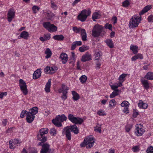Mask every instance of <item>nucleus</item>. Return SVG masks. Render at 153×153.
I'll list each match as a JSON object with an SVG mask.
<instances>
[{
  "label": "nucleus",
  "mask_w": 153,
  "mask_h": 153,
  "mask_svg": "<svg viewBox=\"0 0 153 153\" xmlns=\"http://www.w3.org/2000/svg\"><path fill=\"white\" fill-rule=\"evenodd\" d=\"M48 132V129L47 128H42L40 129L38 133L37 137L38 140L40 141L37 145L42 146L40 151L41 153H47L50 148V145L47 143H44L47 140V137L45 136Z\"/></svg>",
  "instance_id": "f257e3e1"
},
{
  "label": "nucleus",
  "mask_w": 153,
  "mask_h": 153,
  "mask_svg": "<svg viewBox=\"0 0 153 153\" xmlns=\"http://www.w3.org/2000/svg\"><path fill=\"white\" fill-rule=\"evenodd\" d=\"M69 120L72 123L74 124L72 126H67L69 127L70 131L74 133L75 134H77L79 133V130L76 124H81L83 122V120L79 117H74L71 114H69L68 116Z\"/></svg>",
  "instance_id": "f03ea898"
},
{
  "label": "nucleus",
  "mask_w": 153,
  "mask_h": 153,
  "mask_svg": "<svg viewBox=\"0 0 153 153\" xmlns=\"http://www.w3.org/2000/svg\"><path fill=\"white\" fill-rule=\"evenodd\" d=\"M105 28L101 25L97 24L94 26L92 30V36L94 37H98L100 36H103L105 32Z\"/></svg>",
  "instance_id": "7ed1b4c3"
},
{
  "label": "nucleus",
  "mask_w": 153,
  "mask_h": 153,
  "mask_svg": "<svg viewBox=\"0 0 153 153\" xmlns=\"http://www.w3.org/2000/svg\"><path fill=\"white\" fill-rule=\"evenodd\" d=\"M91 13V11L90 9H88V10H82L80 13L77 16V19L82 22L85 21L87 17L89 16Z\"/></svg>",
  "instance_id": "20e7f679"
},
{
  "label": "nucleus",
  "mask_w": 153,
  "mask_h": 153,
  "mask_svg": "<svg viewBox=\"0 0 153 153\" xmlns=\"http://www.w3.org/2000/svg\"><path fill=\"white\" fill-rule=\"evenodd\" d=\"M141 20V18L137 15H134L130 19L129 24L131 28L136 27L138 26Z\"/></svg>",
  "instance_id": "39448f33"
},
{
  "label": "nucleus",
  "mask_w": 153,
  "mask_h": 153,
  "mask_svg": "<svg viewBox=\"0 0 153 153\" xmlns=\"http://www.w3.org/2000/svg\"><path fill=\"white\" fill-rule=\"evenodd\" d=\"M69 89V87L64 84H62L61 88L58 89V91L59 93H62L61 98L63 100H65L67 99V94Z\"/></svg>",
  "instance_id": "423d86ee"
},
{
  "label": "nucleus",
  "mask_w": 153,
  "mask_h": 153,
  "mask_svg": "<svg viewBox=\"0 0 153 153\" xmlns=\"http://www.w3.org/2000/svg\"><path fill=\"white\" fill-rule=\"evenodd\" d=\"M44 27L50 33L55 32L57 30V27L49 22H46L43 23Z\"/></svg>",
  "instance_id": "0eeeda50"
},
{
  "label": "nucleus",
  "mask_w": 153,
  "mask_h": 153,
  "mask_svg": "<svg viewBox=\"0 0 153 153\" xmlns=\"http://www.w3.org/2000/svg\"><path fill=\"white\" fill-rule=\"evenodd\" d=\"M19 86L20 89L25 95H26L28 93V90L26 82L22 79L19 80Z\"/></svg>",
  "instance_id": "6e6552de"
},
{
  "label": "nucleus",
  "mask_w": 153,
  "mask_h": 153,
  "mask_svg": "<svg viewBox=\"0 0 153 153\" xmlns=\"http://www.w3.org/2000/svg\"><path fill=\"white\" fill-rule=\"evenodd\" d=\"M136 127V128L134 131L136 135L137 136L142 135L145 132V130L142 125L140 124H137Z\"/></svg>",
  "instance_id": "1a4fd4ad"
},
{
  "label": "nucleus",
  "mask_w": 153,
  "mask_h": 153,
  "mask_svg": "<svg viewBox=\"0 0 153 153\" xmlns=\"http://www.w3.org/2000/svg\"><path fill=\"white\" fill-rule=\"evenodd\" d=\"M57 70V67L55 66L53 67L47 66L45 68L44 70L46 74H54Z\"/></svg>",
  "instance_id": "9d476101"
},
{
  "label": "nucleus",
  "mask_w": 153,
  "mask_h": 153,
  "mask_svg": "<svg viewBox=\"0 0 153 153\" xmlns=\"http://www.w3.org/2000/svg\"><path fill=\"white\" fill-rule=\"evenodd\" d=\"M62 133L63 135H65L66 138L68 140H71V131L69 127L67 126L64 128Z\"/></svg>",
  "instance_id": "9b49d317"
},
{
  "label": "nucleus",
  "mask_w": 153,
  "mask_h": 153,
  "mask_svg": "<svg viewBox=\"0 0 153 153\" xmlns=\"http://www.w3.org/2000/svg\"><path fill=\"white\" fill-rule=\"evenodd\" d=\"M15 12L13 9H11L8 11L7 13V20L9 22H11L14 17Z\"/></svg>",
  "instance_id": "f8f14e48"
},
{
  "label": "nucleus",
  "mask_w": 153,
  "mask_h": 153,
  "mask_svg": "<svg viewBox=\"0 0 153 153\" xmlns=\"http://www.w3.org/2000/svg\"><path fill=\"white\" fill-rule=\"evenodd\" d=\"M59 117L60 115H58L56 117L55 119H53L52 120V123L58 127H61L62 126L61 123L62 122H61V120L60 118H59Z\"/></svg>",
  "instance_id": "ddd939ff"
},
{
  "label": "nucleus",
  "mask_w": 153,
  "mask_h": 153,
  "mask_svg": "<svg viewBox=\"0 0 153 153\" xmlns=\"http://www.w3.org/2000/svg\"><path fill=\"white\" fill-rule=\"evenodd\" d=\"M91 59V55L87 52L82 56L81 60L83 62H85Z\"/></svg>",
  "instance_id": "4468645a"
},
{
  "label": "nucleus",
  "mask_w": 153,
  "mask_h": 153,
  "mask_svg": "<svg viewBox=\"0 0 153 153\" xmlns=\"http://www.w3.org/2000/svg\"><path fill=\"white\" fill-rule=\"evenodd\" d=\"M41 69H39L34 71L33 74V79H36L40 77L41 75Z\"/></svg>",
  "instance_id": "2eb2a0df"
},
{
  "label": "nucleus",
  "mask_w": 153,
  "mask_h": 153,
  "mask_svg": "<svg viewBox=\"0 0 153 153\" xmlns=\"http://www.w3.org/2000/svg\"><path fill=\"white\" fill-rule=\"evenodd\" d=\"M26 120L27 122L30 123H32L34 120L35 116H33L31 114H29L28 112L26 113Z\"/></svg>",
  "instance_id": "dca6fc26"
},
{
  "label": "nucleus",
  "mask_w": 153,
  "mask_h": 153,
  "mask_svg": "<svg viewBox=\"0 0 153 153\" xmlns=\"http://www.w3.org/2000/svg\"><path fill=\"white\" fill-rule=\"evenodd\" d=\"M28 36L29 34L28 32L26 31H23L21 33L18 38L19 39L24 38L25 39H27Z\"/></svg>",
  "instance_id": "f3484780"
},
{
  "label": "nucleus",
  "mask_w": 153,
  "mask_h": 153,
  "mask_svg": "<svg viewBox=\"0 0 153 153\" xmlns=\"http://www.w3.org/2000/svg\"><path fill=\"white\" fill-rule=\"evenodd\" d=\"M138 106L140 108L146 109L147 108L148 105L146 103L143 102L142 100H140L138 104Z\"/></svg>",
  "instance_id": "a211bd4d"
},
{
  "label": "nucleus",
  "mask_w": 153,
  "mask_h": 153,
  "mask_svg": "<svg viewBox=\"0 0 153 153\" xmlns=\"http://www.w3.org/2000/svg\"><path fill=\"white\" fill-rule=\"evenodd\" d=\"M85 139H86L85 141H86V142H91V146H93L94 143H95V139L93 136H89L88 137L85 138Z\"/></svg>",
  "instance_id": "6ab92c4d"
},
{
  "label": "nucleus",
  "mask_w": 153,
  "mask_h": 153,
  "mask_svg": "<svg viewBox=\"0 0 153 153\" xmlns=\"http://www.w3.org/2000/svg\"><path fill=\"white\" fill-rule=\"evenodd\" d=\"M38 108L37 107H35L30 109L29 111H27L29 114L34 116L38 112Z\"/></svg>",
  "instance_id": "aec40b11"
},
{
  "label": "nucleus",
  "mask_w": 153,
  "mask_h": 153,
  "mask_svg": "<svg viewBox=\"0 0 153 153\" xmlns=\"http://www.w3.org/2000/svg\"><path fill=\"white\" fill-rule=\"evenodd\" d=\"M60 57L62 59V63H66L68 60L67 55L65 53H62L60 55Z\"/></svg>",
  "instance_id": "412c9836"
},
{
  "label": "nucleus",
  "mask_w": 153,
  "mask_h": 153,
  "mask_svg": "<svg viewBox=\"0 0 153 153\" xmlns=\"http://www.w3.org/2000/svg\"><path fill=\"white\" fill-rule=\"evenodd\" d=\"M51 79H49L48 80V81L46 83L45 88V91L47 93H48L50 92V87L51 86Z\"/></svg>",
  "instance_id": "4be33fe9"
},
{
  "label": "nucleus",
  "mask_w": 153,
  "mask_h": 153,
  "mask_svg": "<svg viewBox=\"0 0 153 153\" xmlns=\"http://www.w3.org/2000/svg\"><path fill=\"white\" fill-rule=\"evenodd\" d=\"M81 36L82 39L83 41H86L87 39V34L85 29H82L81 32Z\"/></svg>",
  "instance_id": "5701e85b"
},
{
  "label": "nucleus",
  "mask_w": 153,
  "mask_h": 153,
  "mask_svg": "<svg viewBox=\"0 0 153 153\" xmlns=\"http://www.w3.org/2000/svg\"><path fill=\"white\" fill-rule=\"evenodd\" d=\"M151 8V6L148 5L145 7L139 13L140 15H141L144 14L146 12L148 11Z\"/></svg>",
  "instance_id": "b1692460"
},
{
  "label": "nucleus",
  "mask_w": 153,
  "mask_h": 153,
  "mask_svg": "<svg viewBox=\"0 0 153 153\" xmlns=\"http://www.w3.org/2000/svg\"><path fill=\"white\" fill-rule=\"evenodd\" d=\"M72 94L73 95L72 98L73 100L77 101L80 98L79 95L75 91H72Z\"/></svg>",
  "instance_id": "393cba45"
},
{
  "label": "nucleus",
  "mask_w": 153,
  "mask_h": 153,
  "mask_svg": "<svg viewBox=\"0 0 153 153\" xmlns=\"http://www.w3.org/2000/svg\"><path fill=\"white\" fill-rule=\"evenodd\" d=\"M138 47L137 45H131L130 47V49L132 51L133 53L136 54L138 52Z\"/></svg>",
  "instance_id": "a878e982"
},
{
  "label": "nucleus",
  "mask_w": 153,
  "mask_h": 153,
  "mask_svg": "<svg viewBox=\"0 0 153 153\" xmlns=\"http://www.w3.org/2000/svg\"><path fill=\"white\" fill-rule=\"evenodd\" d=\"M121 91L117 89L113 91L112 93L110 95V97L111 98H113L117 96L118 95L121 93Z\"/></svg>",
  "instance_id": "bb28decb"
},
{
  "label": "nucleus",
  "mask_w": 153,
  "mask_h": 153,
  "mask_svg": "<svg viewBox=\"0 0 153 153\" xmlns=\"http://www.w3.org/2000/svg\"><path fill=\"white\" fill-rule=\"evenodd\" d=\"M141 82L142 84L143 85L145 89L147 90L149 88V83L147 80L145 79L142 80Z\"/></svg>",
  "instance_id": "cd10ccee"
},
{
  "label": "nucleus",
  "mask_w": 153,
  "mask_h": 153,
  "mask_svg": "<svg viewBox=\"0 0 153 153\" xmlns=\"http://www.w3.org/2000/svg\"><path fill=\"white\" fill-rule=\"evenodd\" d=\"M145 78L149 80H153V73L149 72L147 73Z\"/></svg>",
  "instance_id": "c85d7f7f"
},
{
  "label": "nucleus",
  "mask_w": 153,
  "mask_h": 153,
  "mask_svg": "<svg viewBox=\"0 0 153 153\" xmlns=\"http://www.w3.org/2000/svg\"><path fill=\"white\" fill-rule=\"evenodd\" d=\"M64 36L62 35H57L54 36L53 38L56 40L62 41L64 39Z\"/></svg>",
  "instance_id": "c756f323"
},
{
  "label": "nucleus",
  "mask_w": 153,
  "mask_h": 153,
  "mask_svg": "<svg viewBox=\"0 0 153 153\" xmlns=\"http://www.w3.org/2000/svg\"><path fill=\"white\" fill-rule=\"evenodd\" d=\"M105 42L107 44V45L110 48H112L114 47L113 43L111 39H107L105 41Z\"/></svg>",
  "instance_id": "7c9ffc66"
},
{
  "label": "nucleus",
  "mask_w": 153,
  "mask_h": 153,
  "mask_svg": "<svg viewBox=\"0 0 153 153\" xmlns=\"http://www.w3.org/2000/svg\"><path fill=\"white\" fill-rule=\"evenodd\" d=\"M45 53L46 54L45 58L47 59L49 58L52 55V52L50 49L49 48L46 49Z\"/></svg>",
  "instance_id": "2f4dec72"
},
{
  "label": "nucleus",
  "mask_w": 153,
  "mask_h": 153,
  "mask_svg": "<svg viewBox=\"0 0 153 153\" xmlns=\"http://www.w3.org/2000/svg\"><path fill=\"white\" fill-rule=\"evenodd\" d=\"M101 125L98 123H97L95 127H94V130L95 131H97L100 133L101 132Z\"/></svg>",
  "instance_id": "473e14b6"
},
{
  "label": "nucleus",
  "mask_w": 153,
  "mask_h": 153,
  "mask_svg": "<svg viewBox=\"0 0 153 153\" xmlns=\"http://www.w3.org/2000/svg\"><path fill=\"white\" fill-rule=\"evenodd\" d=\"M100 17V15L97 12L94 13L92 15V19L94 21H95V19H99Z\"/></svg>",
  "instance_id": "72a5a7b5"
},
{
  "label": "nucleus",
  "mask_w": 153,
  "mask_h": 153,
  "mask_svg": "<svg viewBox=\"0 0 153 153\" xmlns=\"http://www.w3.org/2000/svg\"><path fill=\"white\" fill-rule=\"evenodd\" d=\"M109 107H111L112 108H114L116 104V101L114 99H112L111 100L109 101Z\"/></svg>",
  "instance_id": "f704fd0d"
},
{
  "label": "nucleus",
  "mask_w": 153,
  "mask_h": 153,
  "mask_svg": "<svg viewBox=\"0 0 153 153\" xmlns=\"http://www.w3.org/2000/svg\"><path fill=\"white\" fill-rule=\"evenodd\" d=\"M87 78V77L85 75H83L80 78L79 80L82 83H84L85 82Z\"/></svg>",
  "instance_id": "c9c22d12"
},
{
  "label": "nucleus",
  "mask_w": 153,
  "mask_h": 153,
  "mask_svg": "<svg viewBox=\"0 0 153 153\" xmlns=\"http://www.w3.org/2000/svg\"><path fill=\"white\" fill-rule=\"evenodd\" d=\"M46 18L49 20L51 19L54 16V14L51 13H47L46 14Z\"/></svg>",
  "instance_id": "e433bc0d"
},
{
  "label": "nucleus",
  "mask_w": 153,
  "mask_h": 153,
  "mask_svg": "<svg viewBox=\"0 0 153 153\" xmlns=\"http://www.w3.org/2000/svg\"><path fill=\"white\" fill-rule=\"evenodd\" d=\"M129 105V103L127 101H124L121 104V106L123 107H128Z\"/></svg>",
  "instance_id": "4c0bfd02"
},
{
  "label": "nucleus",
  "mask_w": 153,
  "mask_h": 153,
  "mask_svg": "<svg viewBox=\"0 0 153 153\" xmlns=\"http://www.w3.org/2000/svg\"><path fill=\"white\" fill-rule=\"evenodd\" d=\"M89 49V47L88 46H83L79 47V51L81 52H84Z\"/></svg>",
  "instance_id": "58836bf2"
},
{
  "label": "nucleus",
  "mask_w": 153,
  "mask_h": 153,
  "mask_svg": "<svg viewBox=\"0 0 153 153\" xmlns=\"http://www.w3.org/2000/svg\"><path fill=\"white\" fill-rule=\"evenodd\" d=\"M83 29L81 27L78 28L76 27H74L73 28V31L76 33H79L80 31L81 32L82 30Z\"/></svg>",
  "instance_id": "ea45409f"
},
{
  "label": "nucleus",
  "mask_w": 153,
  "mask_h": 153,
  "mask_svg": "<svg viewBox=\"0 0 153 153\" xmlns=\"http://www.w3.org/2000/svg\"><path fill=\"white\" fill-rule=\"evenodd\" d=\"M130 4L128 0H126L122 3V6L124 7H128Z\"/></svg>",
  "instance_id": "a19ab883"
},
{
  "label": "nucleus",
  "mask_w": 153,
  "mask_h": 153,
  "mask_svg": "<svg viewBox=\"0 0 153 153\" xmlns=\"http://www.w3.org/2000/svg\"><path fill=\"white\" fill-rule=\"evenodd\" d=\"M59 118H60L61 122H62L64 121H66L67 119V117L64 114L60 115V117Z\"/></svg>",
  "instance_id": "79ce46f5"
},
{
  "label": "nucleus",
  "mask_w": 153,
  "mask_h": 153,
  "mask_svg": "<svg viewBox=\"0 0 153 153\" xmlns=\"http://www.w3.org/2000/svg\"><path fill=\"white\" fill-rule=\"evenodd\" d=\"M50 132V134L53 136H55L56 134V131L54 128H52L51 129Z\"/></svg>",
  "instance_id": "37998d69"
},
{
  "label": "nucleus",
  "mask_w": 153,
  "mask_h": 153,
  "mask_svg": "<svg viewBox=\"0 0 153 153\" xmlns=\"http://www.w3.org/2000/svg\"><path fill=\"white\" fill-rule=\"evenodd\" d=\"M94 55L96 60H100L101 55L99 52H96L94 54Z\"/></svg>",
  "instance_id": "c03bdc74"
},
{
  "label": "nucleus",
  "mask_w": 153,
  "mask_h": 153,
  "mask_svg": "<svg viewBox=\"0 0 153 153\" xmlns=\"http://www.w3.org/2000/svg\"><path fill=\"white\" fill-rule=\"evenodd\" d=\"M146 153H153V147L150 146L148 147L146 150Z\"/></svg>",
  "instance_id": "a18cd8bd"
},
{
  "label": "nucleus",
  "mask_w": 153,
  "mask_h": 153,
  "mask_svg": "<svg viewBox=\"0 0 153 153\" xmlns=\"http://www.w3.org/2000/svg\"><path fill=\"white\" fill-rule=\"evenodd\" d=\"M97 113L100 116H104L106 115V113L101 109L98 111Z\"/></svg>",
  "instance_id": "49530a36"
},
{
  "label": "nucleus",
  "mask_w": 153,
  "mask_h": 153,
  "mask_svg": "<svg viewBox=\"0 0 153 153\" xmlns=\"http://www.w3.org/2000/svg\"><path fill=\"white\" fill-rule=\"evenodd\" d=\"M105 28L106 29H108L110 30H112V25H111L109 23H107L104 26Z\"/></svg>",
  "instance_id": "de8ad7c7"
},
{
  "label": "nucleus",
  "mask_w": 153,
  "mask_h": 153,
  "mask_svg": "<svg viewBox=\"0 0 153 153\" xmlns=\"http://www.w3.org/2000/svg\"><path fill=\"white\" fill-rule=\"evenodd\" d=\"M12 141L10 140L9 141V148L11 149H14L15 148V146H14L12 143H13Z\"/></svg>",
  "instance_id": "09e8293b"
},
{
  "label": "nucleus",
  "mask_w": 153,
  "mask_h": 153,
  "mask_svg": "<svg viewBox=\"0 0 153 153\" xmlns=\"http://www.w3.org/2000/svg\"><path fill=\"white\" fill-rule=\"evenodd\" d=\"M132 150L134 152H137L140 150L139 146H135L132 148Z\"/></svg>",
  "instance_id": "8fccbe9b"
},
{
  "label": "nucleus",
  "mask_w": 153,
  "mask_h": 153,
  "mask_svg": "<svg viewBox=\"0 0 153 153\" xmlns=\"http://www.w3.org/2000/svg\"><path fill=\"white\" fill-rule=\"evenodd\" d=\"M32 9L33 13H36V10H37L38 11L39 10V8L38 6H34L33 7Z\"/></svg>",
  "instance_id": "3c124183"
},
{
  "label": "nucleus",
  "mask_w": 153,
  "mask_h": 153,
  "mask_svg": "<svg viewBox=\"0 0 153 153\" xmlns=\"http://www.w3.org/2000/svg\"><path fill=\"white\" fill-rule=\"evenodd\" d=\"M43 36L45 41L49 40L51 38L50 34L49 33L47 34H44Z\"/></svg>",
  "instance_id": "603ef678"
},
{
  "label": "nucleus",
  "mask_w": 153,
  "mask_h": 153,
  "mask_svg": "<svg viewBox=\"0 0 153 153\" xmlns=\"http://www.w3.org/2000/svg\"><path fill=\"white\" fill-rule=\"evenodd\" d=\"M27 111L26 110H23L21 114L20 115V117L21 118H23L25 117V114L26 115V113Z\"/></svg>",
  "instance_id": "864d4df0"
},
{
  "label": "nucleus",
  "mask_w": 153,
  "mask_h": 153,
  "mask_svg": "<svg viewBox=\"0 0 153 153\" xmlns=\"http://www.w3.org/2000/svg\"><path fill=\"white\" fill-rule=\"evenodd\" d=\"M127 74H123L120 76L119 77V80H121L123 79L126 76Z\"/></svg>",
  "instance_id": "5fc2aeb1"
},
{
  "label": "nucleus",
  "mask_w": 153,
  "mask_h": 153,
  "mask_svg": "<svg viewBox=\"0 0 153 153\" xmlns=\"http://www.w3.org/2000/svg\"><path fill=\"white\" fill-rule=\"evenodd\" d=\"M86 139H84V141L82 142L80 144V146L81 147H85L87 146V143H86V141H85Z\"/></svg>",
  "instance_id": "6e6d98bb"
},
{
  "label": "nucleus",
  "mask_w": 153,
  "mask_h": 153,
  "mask_svg": "<svg viewBox=\"0 0 153 153\" xmlns=\"http://www.w3.org/2000/svg\"><path fill=\"white\" fill-rule=\"evenodd\" d=\"M76 46L77 45H76L75 42H73L72 44L71 47V50L72 51L74 50L75 49Z\"/></svg>",
  "instance_id": "4d7b16f0"
},
{
  "label": "nucleus",
  "mask_w": 153,
  "mask_h": 153,
  "mask_svg": "<svg viewBox=\"0 0 153 153\" xmlns=\"http://www.w3.org/2000/svg\"><path fill=\"white\" fill-rule=\"evenodd\" d=\"M147 19L149 22H153V16L152 15H150L148 17Z\"/></svg>",
  "instance_id": "13d9d810"
},
{
  "label": "nucleus",
  "mask_w": 153,
  "mask_h": 153,
  "mask_svg": "<svg viewBox=\"0 0 153 153\" xmlns=\"http://www.w3.org/2000/svg\"><path fill=\"white\" fill-rule=\"evenodd\" d=\"M111 87L112 90L115 91V90H116L117 89H118L117 88L118 87V86L115 85H111Z\"/></svg>",
  "instance_id": "bf43d9fd"
},
{
  "label": "nucleus",
  "mask_w": 153,
  "mask_h": 153,
  "mask_svg": "<svg viewBox=\"0 0 153 153\" xmlns=\"http://www.w3.org/2000/svg\"><path fill=\"white\" fill-rule=\"evenodd\" d=\"M7 94V92H6L0 93V98L2 99L4 96H6Z\"/></svg>",
  "instance_id": "052dcab7"
},
{
  "label": "nucleus",
  "mask_w": 153,
  "mask_h": 153,
  "mask_svg": "<svg viewBox=\"0 0 153 153\" xmlns=\"http://www.w3.org/2000/svg\"><path fill=\"white\" fill-rule=\"evenodd\" d=\"M128 107H126L123 110V112L126 114H128L129 113V110L128 108Z\"/></svg>",
  "instance_id": "680f3d73"
},
{
  "label": "nucleus",
  "mask_w": 153,
  "mask_h": 153,
  "mask_svg": "<svg viewBox=\"0 0 153 153\" xmlns=\"http://www.w3.org/2000/svg\"><path fill=\"white\" fill-rule=\"evenodd\" d=\"M13 143L14 144H16L18 146L20 145V143H19V140L17 139H15Z\"/></svg>",
  "instance_id": "e2e57ef3"
},
{
  "label": "nucleus",
  "mask_w": 153,
  "mask_h": 153,
  "mask_svg": "<svg viewBox=\"0 0 153 153\" xmlns=\"http://www.w3.org/2000/svg\"><path fill=\"white\" fill-rule=\"evenodd\" d=\"M37 151L34 149H31L30 150L29 153H37Z\"/></svg>",
  "instance_id": "0e129e2a"
},
{
  "label": "nucleus",
  "mask_w": 153,
  "mask_h": 153,
  "mask_svg": "<svg viewBox=\"0 0 153 153\" xmlns=\"http://www.w3.org/2000/svg\"><path fill=\"white\" fill-rule=\"evenodd\" d=\"M7 120L6 119H4L3 120L2 122V124L4 126H5L6 125L7 123Z\"/></svg>",
  "instance_id": "69168bd1"
},
{
  "label": "nucleus",
  "mask_w": 153,
  "mask_h": 153,
  "mask_svg": "<svg viewBox=\"0 0 153 153\" xmlns=\"http://www.w3.org/2000/svg\"><path fill=\"white\" fill-rule=\"evenodd\" d=\"M137 57H138V59L139 58L140 59H142L143 58V55L140 53H138L136 55Z\"/></svg>",
  "instance_id": "338daca9"
},
{
  "label": "nucleus",
  "mask_w": 153,
  "mask_h": 153,
  "mask_svg": "<svg viewBox=\"0 0 153 153\" xmlns=\"http://www.w3.org/2000/svg\"><path fill=\"white\" fill-rule=\"evenodd\" d=\"M77 46H80L82 45V42L80 41H77L74 42Z\"/></svg>",
  "instance_id": "774afa93"
}]
</instances>
